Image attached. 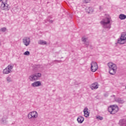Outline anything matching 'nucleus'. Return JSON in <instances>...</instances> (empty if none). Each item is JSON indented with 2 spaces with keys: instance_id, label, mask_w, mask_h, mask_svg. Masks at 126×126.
<instances>
[{
  "instance_id": "obj_33",
  "label": "nucleus",
  "mask_w": 126,
  "mask_h": 126,
  "mask_svg": "<svg viewBox=\"0 0 126 126\" xmlns=\"http://www.w3.org/2000/svg\"><path fill=\"white\" fill-rule=\"evenodd\" d=\"M1 0H0V1H1Z\"/></svg>"
},
{
  "instance_id": "obj_12",
  "label": "nucleus",
  "mask_w": 126,
  "mask_h": 126,
  "mask_svg": "<svg viewBox=\"0 0 126 126\" xmlns=\"http://www.w3.org/2000/svg\"><path fill=\"white\" fill-rule=\"evenodd\" d=\"M84 116L86 118H88L89 117V112H88V108L85 107L83 110Z\"/></svg>"
},
{
  "instance_id": "obj_15",
  "label": "nucleus",
  "mask_w": 126,
  "mask_h": 126,
  "mask_svg": "<svg viewBox=\"0 0 126 126\" xmlns=\"http://www.w3.org/2000/svg\"><path fill=\"white\" fill-rule=\"evenodd\" d=\"M29 79L30 81H37L35 75L34 74L31 75L29 77Z\"/></svg>"
},
{
  "instance_id": "obj_7",
  "label": "nucleus",
  "mask_w": 126,
  "mask_h": 126,
  "mask_svg": "<svg viewBox=\"0 0 126 126\" xmlns=\"http://www.w3.org/2000/svg\"><path fill=\"white\" fill-rule=\"evenodd\" d=\"M6 2H7V0H3L1 2L0 8L2 10H9V6Z\"/></svg>"
},
{
  "instance_id": "obj_1",
  "label": "nucleus",
  "mask_w": 126,
  "mask_h": 126,
  "mask_svg": "<svg viewBox=\"0 0 126 126\" xmlns=\"http://www.w3.org/2000/svg\"><path fill=\"white\" fill-rule=\"evenodd\" d=\"M100 23L104 29H111V20L109 18L106 17L104 19H103L100 22Z\"/></svg>"
},
{
  "instance_id": "obj_9",
  "label": "nucleus",
  "mask_w": 126,
  "mask_h": 126,
  "mask_svg": "<svg viewBox=\"0 0 126 126\" xmlns=\"http://www.w3.org/2000/svg\"><path fill=\"white\" fill-rule=\"evenodd\" d=\"M23 43L25 46L26 47L29 46L30 45V43L31 41H30V37H25L23 39Z\"/></svg>"
},
{
  "instance_id": "obj_11",
  "label": "nucleus",
  "mask_w": 126,
  "mask_h": 126,
  "mask_svg": "<svg viewBox=\"0 0 126 126\" xmlns=\"http://www.w3.org/2000/svg\"><path fill=\"white\" fill-rule=\"evenodd\" d=\"M32 87H38L41 86V81H35L32 84Z\"/></svg>"
},
{
  "instance_id": "obj_3",
  "label": "nucleus",
  "mask_w": 126,
  "mask_h": 126,
  "mask_svg": "<svg viewBox=\"0 0 126 126\" xmlns=\"http://www.w3.org/2000/svg\"><path fill=\"white\" fill-rule=\"evenodd\" d=\"M126 32H123L121 34V36L120 38L118 39L117 43L120 45H124L126 43Z\"/></svg>"
},
{
  "instance_id": "obj_18",
  "label": "nucleus",
  "mask_w": 126,
  "mask_h": 126,
  "mask_svg": "<svg viewBox=\"0 0 126 126\" xmlns=\"http://www.w3.org/2000/svg\"><path fill=\"white\" fill-rule=\"evenodd\" d=\"M119 18L121 20H124L126 19V15L124 14H121L119 15Z\"/></svg>"
},
{
  "instance_id": "obj_8",
  "label": "nucleus",
  "mask_w": 126,
  "mask_h": 126,
  "mask_svg": "<svg viewBox=\"0 0 126 126\" xmlns=\"http://www.w3.org/2000/svg\"><path fill=\"white\" fill-rule=\"evenodd\" d=\"M91 69L93 72H95V71L98 69V64H97V63L93 62L91 63Z\"/></svg>"
},
{
  "instance_id": "obj_13",
  "label": "nucleus",
  "mask_w": 126,
  "mask_h": 126,
  "mask_svg": "<svg viewBox=\"0 0 126 126\" xmlns=\"http://www.w3.org/2000/svg\"><path fill=\"white\" fill-rule=\"evenodd\" d=\"M77 121L79 124H82V123L84 122V117L81 116H79L77 119Z\"/></svg>"
},
{
  "instance_id": "obj_32",
  "label": "nucleus",
  "mask_w": 126,
  "mask_h": 126,
  "mask_svg": "<svg viewBox=\"0 0 126 126\" xmlns=\"http://www.w3.org/2000/svg\"><path fill=\"white\" fill-rule=\"evenodd\" d=\"M104 96H105V97H107L108 94H104Z\"/></svg>"
},
{
  "instance_id": "obj_31",
  "label": "nucleus",
  "mask_w": 126,
  "mask_h": 126,
  "mask_svg": "<svg viewBox=\"0 0 126 126\" xmlns=\"http://www.w3.org/2000/svg\"><path fill=\"white\" fill-rule=\"evenodd\" d=\"M53 20H49V23H53Z\"/></svg>"
},
{
  "instance_id": "obj_23",
  "label": "nucleus",
  "mask_w": 126,
  "mask_h": 126,
  "mask_svg": "<svg viewBox=\"0 0 126 126\" xmlns=\"http://www.w3.org/2000/svg\"><path fill=\"white\" fill-rule=\"evenodd\" d=\"M0 32H5L6 31V28H2L0 29Z\"/></svg>"
},
{
  "instance_id": "obj_10",
  "label": "nucleus",
  "mask_w": 126,
  "mask_h": 126,
  "mask_svg": "<svg viewBox=\"0 0 126 126\" xmlns=\"http://www.w3.org/2000/svg\"><path fill=\"white\" fill-rule=\"evenodd\" d=\"M98 88L99 84H98V82L94 83L90 86V88L92 90H94V89H98Z\"/></svg>"
},
{
  "instance_id": "obj_20",
  "label": "nucleus",
  "mask_w": 126,
  "mask_h": 126,
  "mask_svg": "<svg viewBox=\"0 0 126 126\" xmlns=\"http://www.w3.org/2000/svg\"><path fill=\"white\" fill-rule=\"evenodd\" d=\"M6 80L8 83H9V82H11V81H12V80L11 79V78L10 77H7L6 78Z\"/></svg>"
},
{
  "instance_id": "obj_2",
  "label": "nucleus",
  "mask_w": 126,
  "mask_h": 126,
  "mask_svg": "<svg viewBox=\"0 0 126 126\" xmlns=\"http://www.w3.org/2000/svg\"><path fill=\"white\" fill-rule=\"evenodd\" d=\"M109 68V73L110 74H111L112 75H114V74H116V72H117V65L116 64L110 62L107 64Z\"/></svg>"
},
{
  "instance_id": "obj_29",
  "label": "nucleus",
  "mask_w": 126,
  "mask_h": 126,
  "mask_svg": "<svg viewBox=\"0 0 126 126\" xmlns=\"http://www.w3.org/2000/svg\"><path fill=\"white\" fill-rule=\"evenodd\" d=\"M99 9L100 10H102L103 9V7H102V6H99Z\"/></svg>"
},
{
  "instance_id": "obj_21",
  "label": "nucleus",
  "mask_w": 126,
  "mask_h": 126,
  "mask_svg": "<svg viewBox=\"0 0 126 126\" xmlns=\"http://www.w3.org/2000/svg\"><path fill=\"white\" fill-rule=\"evenodd\" d=\"M88 9L89 10V11L88 12V13H91V12H93L94 11L93 8H92V7H89Z\"/></svg>"
},
{
  "instance_id": "obj_26",
  "label": "nucleus",
  "mask_w": 126,
  "mask_h": 126,
  "mask_svg": "<svg viewBox=\"0 0 126 126\" xmlns=\"http://www.w3.org/2000/svg\"><path fill=\"white\" fill-rule=\"evenodd\" d=\"M84 44L85 45V46H86V47H88V46L89 45V42L86 41L85 42H84Z\"/></svg>"
},
{
  "instance_id": "obj_30",
  "label": "nucleus",
  "mask_w": 126,
  "mask_h": 126,
  "mask_svg": "<svg viewBox=\"0 0 126 126\" xmlns=\"http://www.w3.org/2000/svg\"><path fill=\"white\" fill-rule=\"evenodd\" d=\"M58 62V63H60V61H58V60H55V61H54V63H55V62Z\"/></svg>"
},
{
  "instance_id": "obj_14",
  "label": "nucleus",
  "mask_w": 126,
  "mask_h": 126,
  "mask_svg": "<svg viewBox=\"0 0 126 126\" xmlns=\"http://www.w3.org/2000/svg\"><path fill=\"white\" fill-rule=\"evenodd\" d=\"M34 75V77H35V79L37 80H39L40 79V77L42 76V74L40 73H35L33 74Z\"/></svg>"
},
{
  "instance_id": "obj_24",
  "label": "nucleus",
  "mask_w": 126,
  "mask_h": 126,
  "mask_svg": "<svg viewBox=\"0 0 126 126\" xmlns=\"http://www.w3.org/2000/svg\"><path fill=\"white\" fill-rule=\"evenodd\" d=\"M24 56H29L30 55V52L29 51H26L24 53Z\"/></svg>"
},
{
  "instance_id": "obj_19",
  "label": "nucleus",
  "mask_w": 126,
  "mask_h": 126,
  "mask_svg": "<svg viewBox=\"0 0 126 126\" xmlns=\"http://www.w3.org/2000/svg\"><path fill=\"white\" fill-rule=\"evenodd\" d=\"M39 45H47V42L43 40H40L38 41Z\"/></svg>"
},
{
  "instance_id": "obj_22",
  "label": "nucleus",
  "mask_w": 126,
  "mask_h": 126,
  "mask_svg": "<svg viewBox=\"0 0 126 126\" xmlns=\"http://www.w3.org/2000/svg\"><path fill=\"white\" fill-rule=\"evenodd\" d=\"M88 38H87V37H83L82 38V42H84V43H85V42H87V40Z\"/></svg>"
},
{
  "instance_id": "obj_17",
  "label": "nucleus",
  "mask_w": 126,
  "mask_h": 126,
  "mask_svg": "<svg viewBox=\"0 0 126 126\" xmlns=\"http://www.w3.org/2000/svg\"><path fill=\"white\" fill-rule=\"evenodd\" d=\"M116 102L119 103V104H124L125 103V100L121 98H118L115 100Z\"/></svg>"
},
{
  "instance_id": "obj_5",
  "label": "nucleus",
  "mask_w": 126,
  "mask_h": 126,
  "mask_svg": "<svg viewBox=\"0 0 126 126\" xmlns=\"http://www.w3.org/2000/svg\"><path fill=\"white\" fill-rule=\"evenodd\" d=\"M14 66L13 64H10L3 69V74H8V73H11L12 72V69Z\"/></svg>"
},
{
  "instance_id": "obj_27",
  "label": "nucleus",
  "mask_w": 126,
  "mask_h": 126,
  "mask_svg": "<svg viewBox=\"0 0 126 126\" xmlns=\"http://www.w3.org/2000/svg\"><path fill=\"white\" fill-rule=\"evenodd\" d=\"M97 119H98V120H100V121H102L103 117L99 116L98 117H97Z\"/></svg>"
},
{
  "instance_id": "obj_28",
  "label": "nucleus",
  "mask_w": 126,
  "mask_h": 126,
  "mask_svg": "<svg viewBox=\"0 0 126 126\" xmlns=\"http://www.w3.org/2000/svg\"><path fill=\"white\" fill-rule=\"evenodd\" d=\"M89 0H83V1L85 3H88V2H89Z\"/></svg>"
},
{
  "instance_id": "obj_16",
  "label": "nucleus",
  "mask_w": 126,
  "mask_h": 126,
  "mask_svg": "<svg viewBox=\"0 0 126 126\" xmlns=\"http://www.w3.org/2000/svg\"><path fill=\"white\" fill-rule=\"evenodd\" d=\"M119 124L121 126H126V120L123 119L120 121Z\"/></svg>"
},
{
  "instance_id": "obj_4",
  "label": "nucleus",
  "mask_w": 126,
  "mask_h": 126,
  "mask_svg": "<svg viewBox=\"0 0 126 126\" xmlns=\"http://www.w3.org/2000/svg\"><path fill=\"white\" fill-rule=\"evenodd\" d=\"M108 112L112 115H114L119 111V107L116 105H111L108 107Z\"/></svg>"
},
{
  "instance_id": "obj_6",
  "label": "nucleus",
  "mask_w": 126,
  "mask_h": 126,
  "mask_svg": "<svg viewBox=\"0 0 126 126\" xmlns=\"http://www.w3.org/2000/svg\"><path fill=\"white\" fill-rule=\"evenodd\" d=\"M38 116L39 114L37 111H31L28 114V118L29 120H31L32 119H37Z\"/></svg>"
},
{
  "instance_id": "obj_25",
  "label": "nucleus",
  "mask_w": 126,
  "mask_h": 126,
  "mask_svg": "<svg viewBox=\"0 0 126 126\" xmlns=\"http://www.w3.org/2000/svg\"><path fill=\"white\" fill-rule=\"evenodd\" d=\"M6 119H7V117H3L2 118V119H1V121H2V123H5V122H6V121H5V120H6Z\"/></svg>"
}]
</instances>
